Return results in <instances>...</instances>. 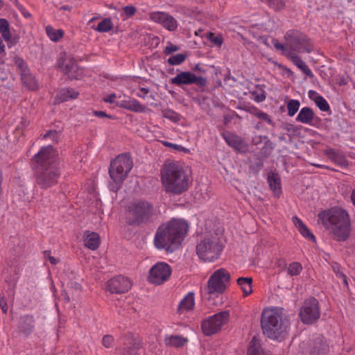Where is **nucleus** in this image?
I'll list each match as a JSON object with an SVG mask.
<instances>
[{
  "instance_id": "f257e3e1",
  "label": "nucleus",
  "mask_w": 355,
  "mask_h": 355,
  "mask_svg": "<svg viewBox=\"0 0 355 355\" xmlns=\"http://www.w3.org/2000/svg\"><path fill=\"white\" fill-rule=\"evenodd\" d=\"M318 223L337 241H345L349 236L351 223L349 214L341 207H332L320 211Z\"/></svg>"
},
{
  "instance_id": "f03ea898",
  "label": "nucleus",
  "mask_w": 355,
  "mask_h": 355,
  "mask_svg": "<svg viewBox=\"0 0 355 355\" xmlns=\"http://www.w3.org/2000/svg\"><path fill=\"white\" fill-rule=\"evenodd\" d=\"M188 230L189 225L184 220L171 219L158 228L154 238L155 247L159 250L173 251L184 240Z\"/></svg>"
},
{
  "instance_id": "7ed1b4c3",
  "label": "nucleus",
  "mask_w": 355,
  "mask_h": 355,
  "mask_svg": "<svg viewBox=\"0 0 355 355\" xmlns=\"http://www.w3.org/2000/svg\"><path fill=\"white\" fill-rule=\"evenodd\" d=\"M161 180L166 192L180 194L188 189L190 175L181 165L168 162L161 170Z\"/></svg>"
},
{
  "instance_id": "20e7f679",
  "label": "nucleus",
  "mask_w": 355,
  "mask_h": 355,
  "mask_svg": "<svg viewBox=\"0 0 355 355\" xmlns=\"http://www.w3.org/2000/svg\"><path fill=\"white\" fill-rule=\"evenodd\" d=\"M261 323L263 334L272 340L284 337L289 327L288 320L282 310L277 307L265 309L262 312Z\"/></svg>"
},
{
  "instance_id": "39448f33",
  "label": "nucleus",
  "mask_w": 355,
  "mask_h": 355,
  "mask_svg": "<svg viewBox=\"0 0 355 355\" xmlns=\"http://www.w3.org/2000/svg\"><path fill=\"white\" fill-rule=\"evenodd\" d=\"M285 39V44L279 43L276 40H272V44L277 51L287 58V53L297 55L298 53L302 52L310 53L313 49V44L309 39L300 32L289 31L287 32Z\"/></svg>"
},
{
  "instance_id": "423d86ee",
  "label": "nucleus",
  "mask_w": 355,
  "mask_h": 355,
  "mask_svg": "<svg viewBox=\"0 0 355 355\" xmlns=\"http://www.w3.org/2000/svg\"><path fill=\"white\" fill-rule=\"evenodd\" d=\"M223 246L217 235H207L196 245V254L205 262L218 259Z\"/></svg>"
},
{
  "instance_id": "0eeeda50",
  "label": "nucleus",
  "mask_w": 355,
  "mask_h": 355,
  "mask_svg": "<svg viewBox=\"0 0 355 355\" xmlns=\"http://www.w3.org/2000/svg\"><path fill=\"white\" fill-rule=\"evenodd\" d=\"M157 214L151 203L146 200H137L131 202L128 207V214L131 223H146Z\"/></svg>"
},
{
  "instance_id": "6e6552de",
  "label": "nucleus",
  "mask_w": 355,
  "mask_h": 355,
  "mask_svg": "<svg viewBox=\"0 0 355 355\" xmlns=\"http://www.w3.org/2000/svg\"><path fill=\"white\" fill-rule=\"evenodd\" d=\"M132 166V161L128 155H119L110 163L109 168L110 178L116 184H121L128 176Z\"/></svg>"
},
{
  "instance_id": "1a4fd4ad",
  "label": "nucleus",
  "mask_w": 355,
  "mask_h": 355,
  "mask_svg": "<svg viewBox=\"0 0 355 355\" xmlns=\"http://www.w3.org/2000/svg\"><path fill=\"white\" fill-rule=\"evenodd\" d=\"M230 318L227 311H221L204 319L201 322V329L204 335L212 336L219 332Z\"/></svg>"
},
{
  "instance_id": "9d476101",
  "label": "nucleus",
  "mask_w": 355,
  "mask_h": 355,
  "mask_svg": "<svg viewBox=\"0 0 355 355\" xmlns=\"http://www.w3.org/2000/svg\"><path fill=\"white\" fill-rule=\"evenodd\" d=\"M230 273L224 268L216 270L209 277L207 291L210 295L222 294L229 285Z\"/></svg>"
},
{
  "instance_id": "9b49d317",
  "label": "nucleus",
  "mask_w": 355,
  "mask_h": 355,
  "mask_svg": "<svg viewBox=\"0 0 355 355\" xmlns=\"http://www.w3.org/2000/svg\"><path fill=\"white\" fill-rule=\"evenodd\" d=\"M33 164L38 169L58 166V153L51 146L42 147L33 157Z\"/></svg>"
},
{
  "instance_id": "f8f14e48",
  "label": "nucleus",
  "mask_w": 355,
  "mask_h": 355,
  "mask_svg": "<svg viewBox=\"0 0 355 355\" xmlns=\"http://www.w3.org/2000/svg\"><path fill=\"white\" fill-rule=\"evenodd\" d=\"M171 272V268L168 263L159 261L149 270L148 279L151 284L160 285L169 279Z\"/></svg>"
},
{
  "instance_id": "ddd939ff",
  "label": "nucleus",
  "mask_w": 355,
  "mask_h": 355,
  "mask_svg": "<svg viewBox=\"0 0 355 355\" xmlns=\"http://www.w3.org/2000/svg\"><path fill=\"white\" fill-rule=\"evenodd\" d=\"M320 315L318 302L316 299L311 298L304 302L300 313V316L304 323L311 324L315 322Z\"/></svg>"
},
{
  "instance_id": "4468645a",
  "label": "nucleus",
  "mask_w": 355,
  "mask_h": 355,
  "mask_svg": "<svg viewBox=\"0 0 355 355\" xmlns=\"http://www.w3.org/2000/svg\"><path fill=\"white\" fill-rule=\"evenodd\" d=\"M37 172V182L42 187L47 188L55 184L60 176L58 166L52 165L50 167H46L39 169Z\"/></svg>"
},
{
  "instance_id": "2eb2a0df",
  "label": "nucleus",
  "mask_w": 355,
  "mask_h": 355,
  "mask_svg": "<svg viewBox=\"0 0 355 355\" xmlns=\"http://www.w3.org/2000/svg\"><path fill=\"white\" fill-rule=\"evenodd\" d=\"M171 83L178 86L193 83L198 85H204L206 83V80L204 78L196 76L191 71H180L171 79Z\"/></svg>"
},
{
  "instance_id": "dca6fc26",
  "label": "nucleus",
  "mask_w": 355,
  "mask_h": 355,
  "mask_svg": "<svg viewBox=\"0 0 355 355\" xmlns=\"http://www.w3.org/2000/svg\"><path fill=\"white\" fill-rule=\"evenodd\" d=\"M132 286L131 281L125 277L118 276L111 279L107 284V289L111 293H122L128 291Z\"/></svg>"
},
{
  "instance_id": "f3484780",
  "label": "nucleus",
  "mask_w": 355,
  "mask_h": 355,
  "mask_svg": "<svg viewBox=\"0 0 355 355\" xmlns=\"http://www.w3.org/2000/svg\"><path fill=\"white\" fill-rule=\"evenodd\" d=\"M116 105L121 108L134 112L142 113L148 110L145 105L141 104L137 100L130 97H125L124 99L118 101Z\"/></svg>"
},
{
  "instance_id": "a211bd4d",
  "label": "nucleus",
  "mask_w": 355,
  "mask_h": 355,
  "mask_svg": "<svg viewBox=\"0 0 355 355\" xmlns=\"http://www.w3.org/2000/svg\"><path fill=\"white\" fill-rule=\"evenodd\" d=\"M328 345L322 337H318L304 355H327Z\"/></svg>"
},
{
  "instance_id": "6ab92c4d",
  "label": "nucleus",
  "mask_w": 355,
  "mask_h": 355,
  "mask_svg": "<svg viewBox=\"0 0 355 355\" xmlns=\"http://www.w3.org/2000/svg\"><path fill=\"white\" fill-rule=\"evenodd\" d=\"M223 137L227 144L234 148L235 150L241 152L245 150V143L241 137H238L237 135L231 133H226L223 135Z\"/></svg>"
},
{
  "instance_id": "aec40b11",
  "label": "nucleus",
  "mask_w": 355,
  "mask_h": 355,
  "mask_svg": "<svg viewBox=\"0 0 355 355\" xmlns=\"http://www.w3.org/2000/svg\"><path fill=\"white\" fill-rule=\"evenodd\" d=\"M292 221L302 236L313 242H315V236L310 231L309 227L302 221L301 219L297 216H293L292 218Z\"/></svg>"
},
{
  "instance_id": "412c9836",
  "label": "nucleus",
  "mask_w": 355,
  "mask_h": 355,
  "mask_svg": "<svg viewBox=\"0 0 355 355\" xmlns=\"http://www.w3.org/2000/svg\"><path fill=\"white\" fill-rule=\"evenodd\" d=\"M314 117L315 114L312 109L309 107H304L300 110L296 121L304 124L312 125Z\"/></svg>"
},
{
  "instance_id": "4be33fe9",
  "label": "nucleus",
  "mask_w": 355,
  "mask_h": 355,
  "mask_svg": "<svg viewBox=\"0 0 355 355\" xmlns=\"http://www.w3.org/2000/svg\"><path fill=\"white\" fill-rule=\"evenodd\" d=\"M309 98L313 101L318 107L323 112H327L329 110L330 107L327 101L319 94L317 92L314 90H309L308 92Z\"/></svg>"
},
{
  "instance_id": "5701e85b",
  "label": "nucleus",
  "mask_w": 355,
  "mask_h": 355,
  "mask_svg": "<svg viewBox=\"0 0 355 355\" xmlns=\"http://www.w3.org/2000/svg\"><path fill=\"white\" fill-rule=\"evenodd\" d=\"M288 58L292 62L308 77H313V73L306 64L301 59L298 55H293L291 53H287Z\"/></svg>"
},
{
  "instance_id": "b1692460",
  "label": "nucleus",
  "mask_w": 355,
  "mask_h": 355,
  "mask_svg": "<svg viewBox=\"0 0 355 355\" xmlns=\"http://www.w3.org/2000/svg\"><path fill=\"white\" fill-rule=\"evenodd\" d=\"M85 245L90 250H96L100 245V236L96 232H86L84 234Z\"/></svg>"
},
{
  "instance_id": "393cba45",
  "label": "nucleus",
  "mask_w": 355,
  "mask_h": 355,
  "mask_svg": "<svg viewBox=\"0 0 355 355\" xmlns=\"http://www.w3.org/2000/svg\"><path fill=\"white\" fill-rule=\"evenodd\" d=\"M195 305L194 293L192 292L187 294L180 301L178 310L180 312L183 313L192 310Z\"/></svg>"
},
{
  "instance_id": "a878e982",
  "label": "nucleus",
  "mask_w": 355,
  "mask_h": 355,
  "mask_svg": "<svg viewBox=\"0 0 355 355\" xmlns=\"http://www.w3.org/2000/svg\"><path fill=\"white\" fill-rule=\"evenodd\" d=\"M252 279L251 277H239L237 284L243 291L244 296H248L252 293Z\"/></svg>"
},
{
  "instance_id": "bb28decb",
  "label": "nucleus",
  "mask_w": 355,
  "mask_h": 355,
  "mask_svg": "<svg viewBox=\"0 0 355 355\" xmlns=\"http://www.w3.org/2000/svg\"><path fill=\"white\" fill-rule=\"evenodd\" d=\"M21 80L23 84L30 89L34 90L37 88V83L35 77L30 73L29 71H24L21 73Z\"/></svg>"
},
{
  "instance_id": "cd10ccee",
  "label": "nucleus",
  "mask_w": 355,
  "mask_h": 355,
  "mask_svg": "<svg viewBox=\"0 0 355 355\" xmlns=\"http://www.w3.org/2000/svg\"><path fill=\"white\" fill-rule=\"evenodd\" d=\"M34 325V320L32 316L26 315L21 318L19 328L24 334H29Z\"/></svg>"
},
{
  "instance_id": "c85d7f7f",
  "label": "nucleus",
  "mask_w": 355,
  "mask_h": 355,
  "mask_svg": "<svg viewBox=\"0 0 355 355\" xmlns=\"http://www.w3.org/2000/svg\"><path fill=\"white\" fill-rule=\"evenodd\" d=\"M268 181L270 189L275 195H279L281 192L280 178L277 174L271 173L268 175Z\"/></svg>"
},
{
  "instance_id": "c756f323",
  "label": "nucleus",
  "mask_w": 355,
  "mask_h": 355,
  "mask_svg": "<svg viewBox=\"0 0 355 355\" xmlns=\"http://www.w3.org/2000/svg\"><path fill=\"white\" fill-rule=\"evenodd\" d=\"M58 65L67 73L71 72L76 67L74 61L69 56H65L64 58H61L58 61Z\"/></svg>"
},
{
  "instance_id": "7c9ffc66",
  "label": "nucleus",
  "mask_w": 355,
  "mask_h": 355,
  "mask_svg": "<svg viewBox=\"0 0 355 355\" xmlns=\"http://www.w3.org/2000/svg\"><path fill=\"white\" fill-rule=\"evenodd\" d=\"M46 33L49 38L53 42L59 41L64 35V31L62 29H55L50 25L46 27Z\"/></svg>"
},
{
  "instance_id": "2f4dec72",
  "label": "nucleus",
  "mask_w": 355,
  "mask_h": 355,
  "mask_svg": "<svg viewBox=\"0 0 355 355\" xmlns=\"http://www.w3.org/2000/svg\"><path fill=\"white\" fill-rule=\"evenodd\" d=\"M78 96V93L70 89H62L58 96V102H64L69 99L76 98Z\"/></svg>"
},
{
  "instance_id": "473e14b6",
  "label": "nucleus",
  "mask_w": 355,
  "mask_h": 355,
  "mask_svg": "<svg viewBox=\"0 0 355 355\" xmlns=\"http://www.w3.org/2000/svg\"><path fill=\"white\" fill-rule=\"evenodd\" d=\"M187 340L180 336H170L165 338L166 345L172 347H181L184 345Z\"/></svg>"
},
{
  "instance_id": "72a5a7b5",
  "label": "nucleus",
  "mask_w": 355,
  "mask_h": 355,
  "mask_svg": "<svg viewBox=\"0 0 355 355\" xmlns=\"http://www.w3.org/2000/svg\"><path fill=\"white\" fill-rule=\"evenodd\" d=\"M0 33L6 42H9L11 40L10 25L6 19H0Z\"/></svg>"
},
{
  "instance_id": "f704fd0d",
  "label": "nucleus",
  "mask_w": 355,
  "mask_h": 355,
  "mask_svg": "<svg viewBox=\"0 0 355 355\" xmlns=\"http://www.w3.org/2000/svg\"><path fill=\"white\" fill-rule=\"evenodd\" d=\"M248 355H266L261 349L259 340L255 338L251 341Z\"/></svg>"
},
{
  "instance_id": "c9c22d12",
  "label": "nucleus",
  "mask_w": 355,
  "mask_h": 355,
  "mask_svg": "<svg viewBox=\"0 0 355 355\" xmlns=\"http://www.w3.org/2000/svg\"><path fill=\"white\" fill-rule=\"evenodd\" d=\"M168 15H169L166 12L157 11L151 12L149 17L151 21L161 25L164 20L167 19Z\"/></svg>"
},
{
  "instance_id": "e433bc0d",
  "label": "nucleus",
  "mask_w": 355,
  "mask_h": 355,
  "mask_svg": "<svg viewBox=\"0 0 355 355\" xmlns=\"http://www.w3.org/2000/svg\"><path fill=\"white\" fill-rule=\"evenodd\" d=\"M300 106V101L298 100L292 99L290 100L287 103L288 114L290 116H294L298 111Z\"/></svg>"
},
{
  "instance_id": "4c0bfd02",
  "label": "nucleus",
  "mask_w": 355,
  "mask_h": 355,
  "mask_svg": "<svg viewBox=\"0 0 355 355\" xmlns=\"http://www.w3.org/2000/svg\"><path fill=\"white\" fill-rule=\"evenodd\" d=\"M302 270V265L298 262H293L286 268L288 275L290 276L298 275Z\"/></svg>"
},
{
  "instance_id": "58836bf2",
  "label": "nucleus",
  "mask_w": 355,
  "mask_h": 355,
  "mask_svg": "<svg viewBox=\"0 0 355 355\" xmlns=\"http://www.w3.org/2000/svg\"><path fill=\"white\" fill-rule=\"evenodd\" d=\"M112 22L110 19L106 18L101 21L95 30L98 32H107L112 28Z\"/></svg>"
},
{
  "instance_id": "ea45409f",
  "label": "nucleus",
  "mask_w": 355,
  "mask_h": 355,
  "mask_svg": "<svg viewBox=\"0 0 355 355\" xmlns=\"http://www.w3.org/2000/svg\"><path fill=\"white\" fill-rule=\"evenodd\" d=\"M161 25L169 31H173L178 27L176 20L171 15H168L167 19L164 20Z\"/></svg>"
},
{
  "instance_id": "a19ab883",
  "label": "nucleus",
  "mask_w": 355,
  "mask_h": 355,
  "mask_svg": "<svg viewBox=\"0 0 355 355\" xmlns=\"http://www.w3.org/2000/svg\"><path fill=\"white\" fill-rule=\"evenodd\" d=\"M187 58V55L184 53H178L171 56L168 59V62L171 65H178L182 63Z\"/></svg>"
},
{
  "instance_id": "79ce46f5",
  "label": "nucleus",
  "mask_w": 355,
  "mask_h": 355,
  "mask_svg": "<svg viewBox=\"0 0 355 355\" xmlns=\"http://www.w3.org/2000/svg\"><path fill=\"white\" fill-rule=\"evenodd\" d=\"M207 38L214 45L217 47H220L223 42V37L220 34L209 33L207 35Z\"/></svg>"
},
{
  "instance_id": "37998d69",
  "label": "nucleus",
  "mask_w": 355,
  "mask_h": 355,
  "mask_svg": "<svg viewBox=\"0 0 355 355\" xmlns=\"http://www.w3.org/2000/svg\"><path fill=\"white\" fill-rule=\"evenodd\" d=\"M162 116L173 122H177L180 120V115L172 110H163Z\"/></svg>"
},
{
  "instance_id": "c03bdc74",
  "label": "nucleus",
  "mask_w": 355,
  "mask_h": 355,
  "mask_svg": "<svg viewBox=\"0 0 355 355\" xmlns=\"http://www.w3.org/2000/svg\"><path fill=\"white\" fill-rule=\"evenodd\" d=\"M332 269H333L334 272L336 273V275H337V277L342 279L343 282L345 284V286H347L348 283L347 281V277L344 275V273L343 272H341L340 266L338 263H334L332 264Z\"/></svg>"
},
{
  "instance_id": "a18cd8bd",
  "label": "nucleus",
  "mask_w": 355,
  "mask_h": 355,
  "mask_svg": "<svg viewBox=\"0 0 355 355\" xmlns=\"http://www.w3.org/2000/svg\"><path fill=\"white\" fill-rule=\"evenodd\" d=\"M13 61L15 64L21 71V73L28 71L26 68V64L22 58L15 56L13 58Z\"/></svg>"
},
{
  "instance_id": "49530a36",
  "label": "nucleus",
  "mask_w": 355,
  "mask_h": 355,
  "mask_svg": "<svg viewBox=\"0 0 355 355\" xmlns=\"http://www.w3.org/2000/svg\"><path fill=\"white\" fill-rule=\"evenodd\" d=\"M251 95H252L251 98L257 103L262 102L266 98V96L263 91L252 92Z\"/></svg>"
},
{
  "instance_id": "de8ad7c7",
  "label": "nucleus",
  "mask_w": 355,
  "mask_h": 355,
  "mask_svg": "<svg viewBox=\"0 0 355 355\" xmlns=\"http://www.w3.org/2000/svg\"><path fill=\"white\" fill-rule=\"evenodd\" d=\"M254 114L257 116L258 118L267 121L269 124H272V121L270 117L265 112L257 110L256 108H254Z\"/></svg>"
},
{
  "instance_id": "09e8293b",
  "label": "nucleus",
  "mask_w": 355,
  "mask_h": 355,
  "mask_svg": "<svg viewBox=\"0 0 355 355\" xmlns=\"http://www.w3.org/2000/svg\"><path fill=\"white\" fill-rule=\"evenodd\" d=\"M161 143L166 147H168V148H171L175 150H179V151H181V150H184V148L182 147V146L180 145H178V144H173V143H170V142H168V141H162Z\"/></svg>"
},
{
  "instance_id": "8fccbe9b",
  "label": "nucleus",
  "mask_w": 355,
  "mask_h": 355,
  "mask_svg": "<svg viewBox=\"0 0 355 355\" xmlns=\"http://www.w3.org/2000/svg\"><path fill=\"white\" fill-rule=\"evenodd\" d=\"M123 11L125 17L128 18L135 15L136 8L132 6H127L123 8Z\"/></svg>"
},
{
  "instance_id": "3c124183",
  "label": "nucleus",
  "mask_w": 355,
  "mask_h": 355,
  "mask_svg": "<svg viewBox=\"0 0 355 355\" xmlns=\"http://www.w3.org/2000/svg\"><path fill=\"white\" fill-rule=\"evenodd\" d=\"M178 50V47L171 42L167 44V46L164 49V53L166 55L171 54L173 52L177 51Z\"/></svg>"
},
{
  "instance_id": "603ef678",
  "label": "nucleus",
  "mask_w": 355,
  "mask_h": 355,
  "mask_svg": "<svg viewBox=\"0 0 355 355\" xmlns=\"http://www.w3.org/2000/svg\"><path fill=\"white\" fill-rule=\"evenodd\" d=\"M103 345L105 347H110L113 343V338L111 336L106 335L103 338Z\"/></svg>"
},
{
  "instance_id": "864d4df0",
  "label": "nucleus",
  "mask_w": 355,
  "mask_h": 355,
  "mask_svg": "<svg viewBox=\"0 0 355 355\" xmlns=\"http://www.w3.org/2000/svg\"><path fill=\"white\" fill-rule=\"evenodd\" d=\"M8 77V73L6 71L5 66H0V80H4Z\"/></svg>"
},
{
  "instance_id": "5fc2aeb1",
  "label": "nucleus",
  "mask_w": 355,
  "mask_h": 355,
  "mask_svg": "<svg viewBox=\"0 0 355 355\" xmlns=\"http://www.w3.org/2000/svg\"><path fill=\"white\" fill-rule=\"evenodd\" d=\"M148 93V90L144 87H141L139 89L138 92L136 93V95L141 98H144L147 94Z\"/></svg>"
},
{
  "instance_id": "6e6d98bb",
  "label": "nucleus",
  "mask_w": 355,
  "mask_h": 355,
  "mask_svg": "<svg viewBox=\"0 0 355 355\" xmlns=\"http://www.w3.org/2000/svg\"><path fill=\"white\" fill-rule=\"evenodd\" d=\"M29 121L26 119H22L20 123L17 125L18 129L25 130L29 125Z\"/></svg>"
},
{
  "instance_id": "4d7b16f0",
  "label": "nucleus",
  "mask_w": 355,
  "mask_h": 355,
  "mask_svg": "<svg viewBox=\"0 0 355 355\" xmlns=\"http://www.w3.org/2000/svg\"><path fill=\"white\" fill-rule=\"evenodd\" d=\"M44 257L46 259H48V260L50 261V263L53 265H55L58 262L57 259H55V257L50 255L49 252H47V251L44 252Z\"/></svg>"
},
{
  "instance_id": "13d9d810",
  "label": "nucleus",
  "mask_w": 355,
  "mask_h": 355,
  "mask_svg": "<svg viewBox=\"0 0 355 355\" xmlns=\"http://www.w3.org/2000/svg\"><path fill=\"white\" fill-rule=\"evenodd\" d=\"M117 96L115 94H110L104 98V101L107 103H114Z\"/></svg>"
},
{
  "instance_id": "bf43d9fd",
  "label": "nucleus",
  "mask_w": 355,
  "mask_h": 355,
  "mask_svg": "<svg viewBox=\"0 0 355 355\" xmlns=\"http://www.w3.org/2000/svg\"><path fill=\"white\" fill-rule=\"evenodd\" d=\"M0 306L2 309V311L4 313H6L8 311V306H7L3 297L0 298Z\"/></svg>"
},
{
  "instance_id": "052dcab7",
  "label": "nucleus",
  "mask_w": 355,
  "mask_h": 355,
  "mask_svg": "<svg viewBox=\"0 0 355 355\" xmlns=\"http://www.w3.org/2000/svg\"><path fill=\"white\" fill-rule=\"evenodd\" d=\"M275 9H280L284 6V2L282 0H274L272 3Z\"/></svg>"
},
{
  "instance_id": "680f3d73",
  "label": "nucleus",
  "mask_w": 355,
  "mask_h": 355,
  "mask_svg": "<svg viewBox=\"0 0 355 355\" xmlns=\"http://www.w3.org/2000/svg\"><path fill=\"white\" fill-rule=\"evenodd\" d=\"M19 11L26 18H29L31 16V13L24 6L19 10Z\"/></svg>"
},
{
  "instance_id": "e2e57ef3",
  "label": "nucleus",
  "mask_w": 355,
  "mask_h": 355,
  "mask_svg": "<svg viewBox=\"0 0 355 355\" xmlns=\"http://www.w3.org/2000/svg\"><path fill=\"white\" fill-rule=\"evenodd\" d=\"M13 3L19 10L23 7L18 0H13Z\"/></svg>"
},
{
  "instance_id": "0e129e2a",
  "label": "nucleus",
  "mask_w": 355,
  "mask_h": 355,
  "mask_svg": "<svg viewBox=\"0 0 355 355\" xmlns=\"http://www.w3.org/2000/svg\"><path fill=\"white\" fill-rule=\"evenodd\" d=\"M95 115L99 117H103L106 116V114L104 112H95Z\"/></svg>"
},
{
  "instance_id": "69168bd1",
  "label": "nucleus",
  "mask_w": 355,
  "mask_h": 355,
  "mask_svg": "<svg viewBox=\"0 0 355 355\" xmlns=\"http://www.w3.org/2000/svg\"><path fill=\"white\" fill-rule=\"evenodd\" d=\"M327 155H329V157H333V156L336 155V153L335 151H334L333 150L330 149L327 151Z\"/></svg>"
},
{
  "instance_id": "338daca9",
  "label": "nucleus",
  "mask_w": 355,
  "mask_h": 355,
  "mask_svg": "<svg viewBox=\"0 0 355 355\" xmlns=\"http://www.w3.org/2000/svg\"><path fill=\"white\" fill-rule=\"evenodd\" d=\"M69 284H70L69 286H70L71 288H75L76 289H79V288H80V285H79L78 284H77V283H73V282H71V283H70Z\"/></svg>"
},
{
  "instance_id": "774afa93",
  "label": "nucleus",
  "mask_w": 355,
  "mask_h": 355,
  "mask_svg": "<svg viewBox=\"0 0 355 355\" xmlns=\"http://www.w3.org/2000/svg\"><path fill=\"white\" fill-rule=\"evenodd\" d=\"M351 200L353 205L355 206V190H354L351 195Z\"/></svg>"
}]
</instances>
